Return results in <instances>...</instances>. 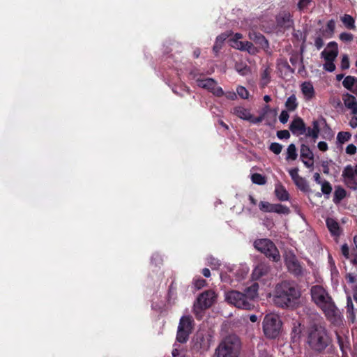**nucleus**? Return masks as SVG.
<instances>
[{"mask_svg": "<svg viewBox=\"0 0 357 357\" xmlns=\"http://www.w3.org/2000/svg\"><path fill=\"white\" fill-rule=\"evenodd\" d=\"M300 151L301 159H314V154L307 146L303 144Z\"/></svg>", "mask_w": 357, "mask_h": 357, "instance_id": "obj_36", "label": "nucleus"}, {"mask_svg": "<svg viewBox=\"0 0 357 357\" xmlns=\"http://www.w3.org/2000/svg\"><path fill=\"white\" fill-rule=\"evenodd\" d=\"M292 333H294V338L299 337V335L301 333L300 325L298 326H294L292 329Z\"/></svg>", "mask_w": 357, "mask_h": 357, "instance_id": "obj_59", "label": "nucleus"}, {"mask_svg": "<svg viewBox=\"0 0 357 357\" xmlns=\"http://www.w3.org/2000/svg\"><path fill=\"white\" fill-rule=\"evenodd\" d=\"M289 129L293 134L301 135L306 132V128L304 121L301 118L295 119L291 123Z\"/></svg>", "mask_w": 357, "mask_h": 357, "instance_id": "obj_19", "label": "nucleus"}, {"mask_svg": "<svg viewBox=\"0 0 357 357\" xmlns=\"http://www.w3.org/2000/svg\"><path fill=\"white\" fill-rule=\"evenodd\" d=\"M290 62L295 68L298 66L301 68H303V56L298 53H294L291 55Z\"/></svg>", "mask_w": 357, "mask_h": 357, "instance_id": "obj_35", "label": "nucleus"}, {"mask_svg": "<svg viewBox=\"0 0 357 357\" xmlns=\"http://www.w3.org/2000/svg\"><path fill=\"white\" fill-rule=\"evenodd\" d=\"M206 284V281L204 279L199 278L194 282V285L197 289H200Z\"/></svg>", "mask_w": 357, "mask_h": 357, "instance_id": "obj_54", "label": "nucleus"}, {"mask_svg": "<svg viewBox=\"0 0 357 357\" xmlns=\"http://www.w3.org/2000/svg\"><path fill=\"white\" fill-rule=\"evenodd\" d=\"M341 251H342L343 256L346 259H349V246L347 245V244L345 243L342 245Z\"/></svg>", "mask_w": 357, "mask_h": 357, "instance_id": "obj_55", "label": "nucleus"}, {"mask_svg": "<svg viewBox=\"0 0 357 357\" xmlns=\"http://www.w3.org/2000/svg\"><path fill=\"white\" fill-rule=\"evenodd\" d=\"M277 25L283 29H289L294 25V20L291 13L287 10H282L276 16Z\"/></svg>", "mask_w": 357, "mask_h": 357, "instance_id": "obj_15", "label": "nucleus"}, {"mask_svg": "<svg viewBox=\"0 0 357 357\" xmlns=\"http://www.w3.org/2000/svg\"><path fill=\"white\" fill-rule=\"evenodd\" d=\"M278 66L279 69H287L291 70V72H294V70H291L289 63L286 60L280 59L278 61Z\"/></svg>", "mask_w": 357, "mask_h": 357, "instance_id": "obj_51", "label": "nucleus"}, {"mask_svg": "<svg viewBox=\"0 0 357 357\" xmlns=\"http://www.w3.org/2000/svg\"><path fill=\"white\" fill-rule=\"evenodd\" d=\"M213 342V331L207 328H200L194 335L191 343L194 350L203 354L209 350Z\"/></svg>", "mask_w": 357, "mask_h": 357, "instance_id": "obj_6", "label": "nucleus"}, {"mask_svg": "<svg viewBox=\"0 0 357 357\" xmlns=\"http://www.w3.org/2000/svg\"><path fill=\"white\" fill-rule=\"evenodd\" d=\"M354 38V36L347 32H343L340 35V39L344 42H351Z\"/></svg>", "mask_w": 357, "mask_h": 357, "instance_id": "obj_49", "label": "nucleus"}, {"mask_svg": "<svg viewBox=\"0 0 357 357\" xmlns=\"http://www.w3.org/2000/svg\"><path fill=\"white\" fill-rule=\"evenodd\" d=\"M294 183L303 192H310L311 191L307 181L301 176L294 181Z\"/></svg>", "mask_w": 357, "mask_h": 357, "instance_id": "obj_32", "label": "nucleus"}, {"mask_svg": "<svg viewBox=\"0 0 357 357\" xmlns=\"http://www.w3.org/2000/svg\"><path fill=\"white\" fill-rule=\"evenodd\" d=\"M300 296L301 292L293 282L284 281L275 286L273 302L278 307L287 308L293 307Z\"/></svg>", "mask_w": 357, "mask_h": 357, "instance_id": "obj_2", "label": "nucleus"}, {"mask_svg": "<svg viewBox=\"0 0 357 357\" xmlns=\"http://www.w3.org/2000/svg\"><path fill=\"white\" fill-rule=\"evenodd\" d=\"M326 225L331 233L333 236H340V230L339 224L333 218H327Z\"/></svg>", "mask_w": 357, "mask_h": 357, "instance_id": "obj_29", "label": "nucleus"}, {"mask_svg": "<svg viewBox=\"0 0 357 357\" xmlns=\"http://www.w3.org/2000/svg\"><path fill=\"white\" fill-rule=\"evenodd\" d=\"M229 45L236 50L241 51H248L250 54H255L257 52L256 48L254 47L252 43L248 41H241L236 39H229L228 40Z\"/></svg>", "mask_w": 357, "mask_h": 357, "instance_id": "obj_16", "label": "nucleus"}, {"mask_svg": "<svg viewBox=\"0 0 357 357\" xmlns=\"http://www.w3.org/2000/svg\"><path fill=\"white\" fill-rule=\"evenodd\" d=\"M240 350L239 338L235 335H229L219 343L212 357H238Z\"/></svg>", "mask_w": 357, "mask_h": 357, "instance_id": "obj_3", "label": "nucleus"}, {"mask_svg": "<svg viewBox=\"0 0 357 357\" xmlns=\"http://www.w3.org/2000/svg\"><path fill=\"white\" fill-rule=\"evenodd\" d=\"M275 194L277 198L280 201H287L289 199L288 192L281 183L276 184Z\"/></svg>", "mask_w": 357, "mask_h": 357, "instance_id": "obj_26", "label": "nucleus"}, {"mask_svg": "<svg viewBox=\"0 0 357 357\" xmlns=\"http://www.w3.org/2000/svg\"><path fill=\"white\" fill-rule=\"evenodd\" d=\"M318 149L321 151H326L328 150V144L325 142H319L317 144Z\"/></svg>", "mask_w": 357, "mask_h": 357, "instance_id": "obj_61", "label": "nucleus"}, {"mask_svg": "<svg viewBox=\"0 0 357 357\" xmlns=\"http://www.w3.org/2000/svg\"><path fill=\"white\" fill-rule=\"evenodd\" d=\"M314 45L318 50H320L324 46V41L321 37H317L315 39Z\"/></svg>", "mask_w": 357, "mask_h": 357, "instance_id": "obj_58", "label": "nucleus"}, {"mask_svg": "<svg viewBox=\"0 0 357 357\" xmlns=\"http://www.w3.org/2000/svg\"><path fill=\"white\" fill-rule=\"evenodd\" d=\"M343 86L351 93L357 95V78L351 75L344 77L342 82Z\"/></svg>", "mask_w": 357, "mask_h": 357, "instance_id": "obj_22", "label": "nucleus"}, {"mask_svg": "<svg viewBox=\"0 0 357 357\" xmlns=\"http://www.w3.org/2000/svg\"><path fill=\"white\" fill-rule=\"evenodd\" d=\"M342 100L347 108L351 110L354 114H357V100L356 98L349 94L345 93L342 96Z\"/></svg>", "mask_w": 357, "mask_h": 357, "instance_id": "obj_20", "label": "nucleus"}, {"mask_svg": "<svg viewBox=\"0 0 357 357\" xmlns=\"http://www.w3.org/2000/svg\"><path fill=\"white\" fill-rule=\"evenodd\" d=\"M305 166L307 168L312 167L314 165V159H301Z\"/></svg>", "mask_w": 357, "mask_h": 357, "instance_id": "obj_57", "label": "nucleus"}, {"mask_svg": "<svg viewBox=\"0 0 357 357\" xmlns=\"http://www.w3.org/2000/svg\"><path fill=\"white\" fill-rule=\"evenodd\" d=\"M208 263L213 269L218 268L220 265L219 260L212 257L208 258Z\"/></svg>", "mask_w": 357, "mask_h": 357, "instance_id": "obj_46", "label": "nucleus"}, {"mask_svg": "<svg viewBox=\"0 0 357 357\" xmlns=\"http://www.w3.org/2000/svg\"><path fill=\"white\" fill-rule=\"evenodd\" d=\"M236 92H237L238 95L241 98H243V99L248 98L249 92L248 91V90L245 87H243L242 86H238L237 89H236Z\"/></svg>", "mask_w": 357, "mask_h": 357, "instance_id": "obj_42", "label": "nucleus"}, {"mask_svg": "<svg viewBox=\"0 0 357 357\" xmlns=\"http://www.w3.org/2000/svg\"><path fill=\"white\" fill-rule=\"evenodd\" d=\"M349 125L351 128H355L357 127V117H352L350 120Z\"/></svg>", "mask_w": 357, "mask_h": 357, "instance_id": "obj_64", "label": "nucleus"}, {"mask_svg": "<svg viewBox=\"0 0 357 357\" xmlns=\"http://www.w3.org/2000/svg\"><path fill=\"white\" fill-rule=\"evenodd\" d=\"M216 300V294L212 290L205 291L201 294L193 305V312L197 319L203 317L204 311L213 305Z\"/></svg>", "mask_w": 357, "mask_h": 357, "instance_id": "obj_7", "label": "nucleus"}, {"mask_svg": "<svg viewBox=\"0 0 357 357\" xmlns=\"http://www.w3.org/2000/svg\"><path fill=\"white\" fill-rule=\"evenodd\" d=\"M319 123L317 121H314L312 128H306L305 134L306 136L312 137L314 141H315L319 137Z\"/></svg>", "mask_w": 357, "mask_h": 357, "instance_id": "obj_30", "label": "nucleus"}, {"mask_svg": "<svg viewBox=\"0 0 357 357\" xmlns=\"http://www.w3.org/2000/svg\"><path fill=\"white\" fill-rule=\"evenodd\" d=\"M196 82L198 86L207 89L218 97H220L224 95L222 89L218 86L216 81L212 78L197 79Z\"/></svg>", "mask_w": 357, "mask_h": 357, "instance_id": "obj_11", "label": "nucleus"}, {"mask_svg": "<svg viewBox=\"0 0 357 357\" xmlns=\"http://www.w3.org/2000/svg\"><path fill=\"white\" fill-rule=\"evenodd\" d=\"M337 339L340 346V348L342 352L343 356H347L348 351L350 350L349 348V342L348 340L347 337L342 336L339 334H337Z\"/></svg>", "mask_w": 357, "mask_h": 357, "instance_id": "obj_28", "label": "nucleus"}, {"mask_svg": "<svg viewBox=\"0 0 357 357\" xmlns=\"http://www.w3.org/2000/svg\"><path fill=\"white\" fill-rule=\"evenodd\" d=\"M233 114H235L238 118L248 121L251 123L254 124V120L255 117H254L252 114L250 113V110L248 109H246L241 106L235 107L233 109Z\"/></svg>", "mask_w": 357, "mask_h": 357, "instance_id": "obj_18", "label": "nucleus"}, {"mask_svg": "<svg viewBox=\"0 0 357 357\" xmlns=\"http://www.w3.org/2000/svg\"><path fill=\"white\" fill-rule=\"evenodd\" d=\"M269 149L273 153L278 155L282 150V146L278 143L274 142L270 145Z\"/></svg>", "mask_w": 357, "mask_h": 357, "instance_id": "obj_43", "label": "nucleus"}, {"mask_svg": "<svg viewBox=\"0 0 357 357\" xmlns=\"http://www.w3.org/2000/svg\"><path fill=\"white\" fill-rule=\"evenodd\" d=\"M289 118V115L288 114V112L286 110L282 111L279 116L280 121L282 123H286L288 121Z\"/></svg>", "mask_w": 357, "mask_h": 357, "instance_id": "obj_52", "label": "nucleus"}, {"mask_svg": "<svg viewBox=\"0 0 357 357\" xmlns=\"http://www.w3.org/2000/svg\"><path fill=\"white\" fill-rule=\"evenodd\" d=\"M192 318L190 316H183L180 319L176 334L178 342L181 343L187 342L192 330Z\"/></svg>", "mask_w": 357, "mask_h": 357, "instance_id": "obj_10", "label": "nucleus"}, {"mask_svg": "<svg viewBox=\"0 0 357 357\" xmlns=\"http://www.w3.org/2000/svg\"><path fill=\"white\" fill-rule=\"evenodd\" d=\"M320 185L321 187V190L323 194L326 195H329L331 193L332 186L328 181L324 180L323 183H321Z\"/></svg>", "mask_w": 357, "mask_h": 357, "instance_id": "obj_41", "label": "nucleus"}, {"mask_svg": "<svg viewBox=\"0 0 357 357\" xmlns=\"http://www.w3.org/2000/svg\"><path fill=\"white\" fill-rule=\"evenodd\" d=\"M311 3V0H300L298 3V8L300 10H304L307 9Z\"/></svg>", "mask_w": 357, "mask_h": 357, "instance_id": "obj_50", "label": "nucleus"}, {"mask_svg": "<svg viewBox=\"0 0 357 357\" xmlns=\"http://www.w3.org/2000/svg\"><path fill=\"white\" fill-rule=\"evenodd\" d=\"M346 280L349 283H354L356 282V276L352 273H348L346 275Z\"/></svg>", "mask_w": 357, "mask_h": 357, "instance_id": "obj_62", "label": "nucleus"}, {"mask_svg": "<svg viewBox=\"0 0 357 357\" xmlns=\"http://www.w3.org/2000/svg\"><path fill=\"white\" fill-rule=\"evenodd\" d=\"M285 264L288 270L294 275H300L303 273V268L293 252H288L286 253Z\"/></svg>", "mask_w": 357, "mask_h": 357, "instance_id": "obj_14", "label": "nucleus"}, {"mask_svg": "<svg viewBox=\"0 0 357 357\" xmlns=\"http://www.w3.org/2000/svg\"><path fill=\"white\" fill-rule=\"evenodd\" d=\"M270 271L269 266L264 263L258 264L252 271V276L254 280H259L266 275Z\"/></svg>", "mask_w": 357, "mask_h": 357, "instance_id": "obj_23", "label": "nucleus"}, {"mask_svg": "<svg viewBox=\"0 0 357 357\" xmlns=\"http://www.w3.org/2000/svg\"><path fill=\"white\" fill-rule=\"evenodd\" d=\"M330 342L326 328L314 325L309 329L307 344L314 350L321 351L326 348Z\"/></svg>", "mask_w": 357, "mask_h": 357, "instance_id": "obj_4", "label": "nucleus"}, {"mask_svg": "<svg viewBox=\"0 0 357 357\" xmlns=\"http://www.w3.org/2000/svg\"><path fill=\"white\" fill-rule=\"evenodd\" d=\"M356 152V146L353 144H349L346 148V153L349 155H354Z\"/></svg>", "mask_w": 357, "mask_h": 357, "instance_id": "obj_56", "label": "nucleus"}, {"mask_svg": "<svg viewBox=\"0 0 357 357\" xmlns=\"http://www.w3.org/2000/svg\"><path fill=\"white\" fill-rule=\"evenodd\" d=\"M282 322L278 314L269 313L265 315L262 328L264 335L268 339H275L281 333Z\"/></svg>", "mask_w": 357, "mask_h": 357, "instance_id": "obj_5", "label": "nucleus"}, {"mask_svg": "<svg viewBox=\"0 0 357 357\" xmlns=\"http://www.w3.org/2000/svg\"><path fill=\"white\" fill-rule=\"evenodd\" d=\"M298 171H299L298 168H297V167L292 168V169H290L288 170L289 174L291 179L293 180V181H295L296 180H297L298 178H299L301 177L298 174Z\"/></svg>", "mask_w": 357, "mask_h": 357, "instance_id": "obj_48", "label": "nucleus"}, {"mask_svg": "<svg viewBox=\"0 0 357 357\" xmlns=\"http://www.w3.org/2000/svg\"><path fill=\"white\" fill-rule=\"evenodd\" d=\"M337 55L338 47L335 42H330L326 48L321 53V57L325 61H335Z\"/></svg>", "mask_w": 357, "mask_h": 357, "instance_id": "obj_17", "label": "nucleus"}, {"mask_svg": "<svg viewBox=\"0 0 357 357\" xmlns=\"http://www.w3.org/2000/svg\"><path fill=\"white\" fill-rule=\"evenodd\" d=\"M350 66L349 59L347 54H344L341 60V68L342 70L348 69Z\"/></svg>", "mask_w": 357, "mask_h": 357, "instance_id": "obj_47", "label": "nucleus"}, {"mask_svg": "<svg viewBox=\"0 0 357 357\" xmlns=\"http://www.w3.org/2000/svg\"><path fill=\"white\" fill-rule=\"evenodd\" d=\"M231 36L230 32L223 33L217 36L215 44L213 47V51L215 54H218L220 50L222 49L225 40Z\"/></svg>", "mask_w": 357, "mask_h": 357, "instance_id": "obj_25", "label": "nucleus"}, {"mask_svg": "<svg viewBox=\"0 0 357 357\" xmlns=\"http://www.w3.org/2000/svg\"><path fill=\"white\" fill-rule=\"evenodd\" d=\"M255 248L264 253L267 257L272 259L274 261H278L280 259L278 250L274 243L269 239H257L254 242Z\"/></svg>", "mask_w": 357, "mask_h": 357, "instance_id": "obj_8", "label": "nucleus"}, {"mask_svg": "<svg viewBox=\"0 0 357 357\" xmlns=\"http://www.w3.org/2000/svg\"><path fill=\"white\" fill-rule=\"evenodd\" d=\"M312 300L324 312L326 317L332 322L337 321L340 312L335 306L327 291L320 285L312 286L310 289Z\"/></svg>", "mask_w": 357, "mask_h": 357, "instance_id": "obj_1", "label": "nucleus"}, {"mask_svg": "<svg viewBox=\"0 0 357 357\" xmlns=\"http://www.w3.org/2000/svg\"><path fill=\"white\" fill-rule=\"evenodd\" d=\"M301 92L305 100H311L315 96V91L312 84L305 82L301 85Z\"/></svg>", "mask_w": 357, "mask_h": 357, "instance_id": "obj_21", "label": "nucleus"}, {"mask_svg": "<svg viewBox=\"0 0 357 357\" xmlns=\"http://www.w3.org/2000/svg\"><path fill=\"white\" fill-rule=\"evenodd\" d=\"M342 178L345 184L352 189L356 188L357 165L355 167L347 165L342 172Z\"/></svg>", "mask_w": 357, "mask_h": 357, "instance_id": "obj_13", "label": "nucleus"}, {"mask_svg": "<svg viewBox=\"0 0 357 357\" xmlns=\"http://www.w3.org/2000/svg\"><path fill=\"white\" fill-rule=\"evenodd\" d=\"M258 289H259L258 284L255 282L252 285H250L249 287H248L245 289V293H243L245 295H246L249 301L252 303H253V301L258 296Z\"/></svg>", "mask_w": 357, "mask_h": 357, "instance_id": "obj_27", "label": "nucleus"}, {"mask_svg": "<svg viewBox=\"0 0 357 357\" xmlns=\"http://www.w3.org/2000/svg\"><path fill=\"white\" fill-rule=\"evenodd\" d=\"M298 154L295 144H291L288 146L286 153L287 160H295L297 158Z\"/></svg>", "mask_w": 357, "mask_h": 357, "instance_id": "obj_34", "label": "nucleus"}, {"mask_svg": "<svg viewBox=\"0 0 357 357\" xmlns=\"http://www.w3.org/2000/svg\"><path fill=\"white\" fill-rule=\"evenodd\" d=\"M271 80V70L268 67H265L261 75V84L266 86Z\"/></svg>", "mask_w": 357, "mask_h": 357, "instance_id": "obj_37", "label": "nucleus"}, {"mask_svg": "<svg viewBox=\"0 0 357 357\" xmlns=\"http://www.w3.org/2000/svg\"><path fill=\"white\" fill-rule=\"evenodd\" d=\"M277 137L279 139H289L290 137L289 132L287 130H280L277 132Z\"/></svg>", "mask_w": 357, "mask_h": 357, "instance_id": "obj_53", "label": "nucleus"}, {"mask_svg": "<svg viewBox=\"0 0 357 357\" xmlns=\"http://www.w3.org/2000/svg\"><path fill=\"white\" fill-rule=\"evenodd\" d=\"M341 21L344 24V25L349 29H354L356 28L355 26V20L352 16L348 14L344 15L341 17Z\"/></svg>", "mask_w": 357, "mask_h": 357, "instance_id": "obj_33", "label": "nucleus"}, {"mask_svg": "<svg viewBox=\"0 0 357 357\" xmlns=\"http://www.w3.org/2000/svg\"><path fill=\"white\" fill-rule=\"evenodd\" d=\"M272 113L273 118H275L277 112L275 109H271L268 105H266L260 112V115L258 117H255L254 121V124H257L261 123L266 119V116L269 114Z\"/></svg>", "mask_w": 357, "mask_h": 357, "instance_id": "obj_24", "label": "nucleus"}, {"mask_svg": "<svg viewBox=\"0 0 357 357\" xmlns=\"http://www.w3.org/2000/svg\"><path fill=\"white\" fill-rule=\"evenodd\" d=\"M226 301L238 308L252 310L255 305L249 301L246 295L238 291H230L225 294Z\"/></svg>", "mask_w": 357, "mask_h": 357, "instance_id": "obj_9", "label": "nucleus"}, {"mask_svg": "<svg viewBox=\"0 0 357 357\" xmlns=\"http://www.w3.org/2000/svg\"><path fill=\"white\" fill-rule=\"evenodd\" d=\"M345 195V190L342 188H338L335 190L333 201L335 202H340L344 198Z\"/></svg>", "mask_w": 357, "mask_h": 357, "instance_id": "obj_40", "label": "nucleus"}, {"mask_svg": "<svg viewBox=\"0 0 357 357\" xmlns=\"http://www.w3.org/2000/svg\"><path fill=\"white\" fill-rule=\"evenodd\" d=\"M351 137V135L349 132H340L337 135V141L340 144H344L349 141Z\"/></svg>", "mask_w": 357, "mask_h": 357, "instance_id": "obj_38", "label": "nucleus"}, {"mask_svg": "<svg viewBox=\"0 0 357 357\" xmlns=\"http://www.w3.org/2000/svg\"><path fill=\"white\" fill-rule=\"evenodd\" d=\"M324 64V69L328 72H333L335 70V65L334 61H325Z\"/></svg>", "mask_w": 357, "mask_h": 357, "instance_id": "obj_45", "label": "nucleus"}, {"mask_svg": "<svg viewBox=\"0 0 357 357\" xmlns=\"http://www.w3.org/2000/svg\"><path fill=\"white\" fill-rule=\"evenodd\" d=\"M224 95L230 100H235L236 98V94L234 91H228L227 93H224Z\"/></svg>", "mask_w": 357, "mask_h": 357, "instance_id": "obj_63", "label": "nucleus"}, {"mask_svg": "<svg viewBox=\"0 0 357 357\" xmlns=\"http://www.w3.org/2000/svg\"><path fill=\"white\" fill-rule=\"evenodd\" d=\"M252 183L258 185H264L266 183V178L261 174L255 173L251 176Z\"/></svg>", "mask_w": 357, "mask_h": 357, "instance_id": "obj_39", "label": "nucleus"}, {"mask_svg": "<svg viewBox=\"0 0 357 357\" xmlns=\"http://www.w3.org/2000/svg\"><path fill=\"white\" fill-rule=\"evenodd\" d=\"M298 107L297 98L294 94L290 96L285 102V107L287 111H294Z\"/></svg>", "mask_w": 357, "mask_h": 357, "instance_id": "obj_31", "label": "nucleus"}, {"mask_svg": "<svg viewBox=\"0 0 357 357\" xmlns=\"http://www.w3.org/2000/svg\"><path fill=\"white\" fill-rule=\"evenodd\" d=\"M236 69L241 75H245L249 73V68L246 66L240 68L236 66Z\"/></svg>", "mask_w": 357, "mask_h": 357, "instance_id": "obj_60", "label": "nucleus"}, {"mask_svg": "<svg viewBox=\"0 0 357 357\" xmlns=\"http://www.w3.org/2000/svg\"><path fill=\"white\" fill-rule=\"evenodd\" d=\"M249 37L251 40H257L260 43H261L262 41H264L265 43H266L265 38L260 33H250Z\"/></svg>", "mask_w": 357, "mask_h": 357, "instance_id": "obj_44", "label": "nucleus"}, {"mask_svg": "<svg viewBox=\"0 0 357 357\" xmlns=\"http://www.w3.org/2000/svg\"><path fill=\"white\" fill-rule=\"evenodd\" d=\"M260 211L264 213H276L278 214L287 215L290 213L288 207L280 204H271L261 201L259 204Z\"/></svg>", "mask_w": 357, "mask_h": 357, "instance_id": "obj_12", "label": "nucleus"}]
</instances>
